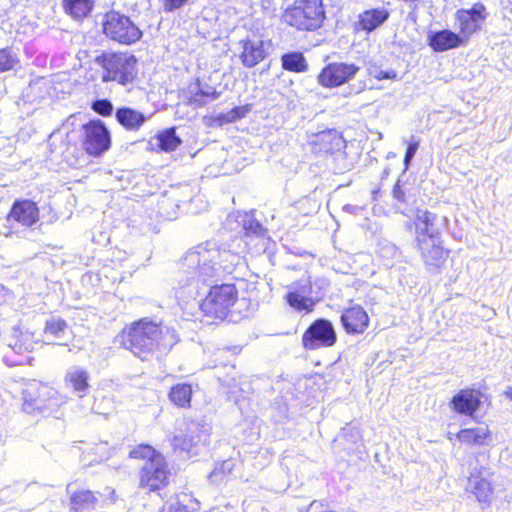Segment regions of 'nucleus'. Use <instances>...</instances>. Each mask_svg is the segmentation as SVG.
Wrapping results in <instances>:
<instances>
[{
	"label": "nucleus",
	"mask_w": 512,
	"mask_h": 512,
	"mask_svg": "<svg viewBox=\"0 0 512 512\" xmlns=\"http://www.w3.org/2000/svg\"><path fill=\"white\" fill-rule=\"evenodd\" d=\"M120 346L141 361L168 354L179 342L173 328L163 327L147 317L125 325L118 334Z\"/></svg>",
	"instance_id": "f257e3e1"
},
{
	"label": "nucleus",
	"mask_w": 512,
	"mask_h": 512,
	"mask_svg": "<svg viewBox=\"0 0 512 512\" xmlns=\"http://www.w3.org/2000/svg\"><path fill=\"white\" fill-rule=\"evenodd\" d=\"M128 458L144 462L137 472L138 488L145 493H159L168 488L174 474L165 456L154 446L140 443L128 452Z\"/></svg>",
	"instance_id": "f03ea898"
},
{
	"label": "nucleus",
	"mask_w": 512,
	"mask_h": 512,
	"mask_svg": "<svg viewBox=\"0 0 512 512\" xmlns=\"http://www.w3.org/2000/svg\"><path fill=\"white\" fill-rule=\"evenodd\" d=\"M95 62L101 68L103 83L115 82L127 87L139 78L138 58L129 51H104L95 58Z\"/></svg>",
	"instance_id": "7ed1b4c3"
},
{
	"label": "nucleus",
	"mask_w": 512,
	"mask_h": 512,
	"mask_svg": "<svg viewBox=\"0 0 512 512\" xmlns=\"http://www.w3.org/2000/svg\"><path fill=\"white\" fill-rule=\"evenodd\" d=\"M325 19L322 0H295L282 15V21L298 30L313 31Z\"/></svg>",
	"instance_id": "20e7f679"
},
{
	"label": "nucleus",
	"mask_w": 512,
	"mask_h": 512,
	"mask_svg": "<svg viewBox=\"0 0 512 512\" xmlns=\"http://www.w3.org/2000/svg\"><path fill=\"white\" fill-rule=\"evenodd\" d=\"M101 31L108 40L124 46L137 43L143 36L131 18L118 10H109L103 14Z\"/></svg>",
	"instance_id": "39448f33"
},
{
	"label": "nucleus",
	"mask_w": 512,
	"mask_h": 512,
	"mask_svg": "<svg viewBox=\"0 0 512 512\" xmlns=\"http://www.w3.org/2000/svg\"><path fill=\"white\" fill-rule=\"evenodd\" d=\"M79 141L86 155L99 158L110 150L112 135L101 119L92 118L80 126Z\"/></svg>",
	"instance_id": "423d86ee"
},
{
	"label": "nucleus",
	"mask_w": 512,
	"mask_h": 512,
	"mask_svg": "<svg viewBox=\"0 0 512 512\" xmlns=\"http://www.w3.org/2000/svg\"><path fill=\"white\" fill-rule=\"evenodd\" d=\"M115 490L107 486L104 492L89 489H78L69 498L70 509L74 512H92L116 501Z\"/></svg>",
	"instance_id": "0eeeda50"
},
{
	"label": "nucleus",
	"mask_w": 512,
	"mask_h": 512,
	"mask_svg": "<svg viewBox=\"0 0 512 512\" xmlns=\"http://www.w3.org/2000/svg\"><path fill=\"white\" fill-rule=\"evenodd\" d=\"M231 50L247 68L256 66L268 55L264 40L255 33H247L233 43Z\"/></svg>",
	"instance_id": "6e6552de"
},
{
	"label": "nucleus",
	"mask_w": 512,
	"mask_h": 512,
	"mask_svg": "<svg viewBox=\"0 0 512 512\" xmlns=\"http://www.w3.org/2000/svg\"><path fill=\"white\" fill-rule=\"evenodd\" d=\"M492 475L490 468L485 465H475L471 467L466 485L467 492L473 494L476 500L485 506H489L493 499Z\"/></svg>",
	"instance_id": "1a4fd4ad"
},
{
	"label": "nucleus",
	"mask_w": 512,
	"mask_h": 512,
	"mask_svg": "<svg viewBox=\"0 0 512 512\" xmlns=\"http://www.w3.org/2000/svg\"><path fill=\"white\" fill-rule=\"evenodd\" d=\"M337 336L332 323L326 319L314 321L304 332L303 346L309 350L333 346Z\"/></svg>",
	"instance_id": "9d476101"
},
{
	"label": "nucleus",
	"mask_w": 512,
	"mask_h": 512,
	"mask_svg": "<svg viewBox=\"0 0 512 512\" xmlns=\"http://www.w3.org/2000/svg\"><path fill=\"white\" fill-rule=\"evenodd\" d=\"M41 212L37 202L18 198L14 200L6 214V220L10 223H16L19 226L30 229L40 222Z\"/></svg>",
	"instance_id": "9b49d317"
},
{
	"label": "nucleus",
	"mask_w": 512,
	"mask_h": 512,
	"mask_svg": "<svg viewBox=\"0 0 512 512\" xmlns=\"http://www.w3.org/2000/svg\"><path fill=\"white\" fill-rule=\"evenodd\" d=\"M360 71L354 63L332 62L327 64L318 75V83L326 88L339 87L353 80Z\"/></svg>",
	"instance_id": "f8f14e48"
},
{
	"label": "nucleus",
	"mask_w": 512,
	"mask_h": 512,
	"mask_svg": "<svg viewBox=\"0 0 512 512\" xmlns=\"http://www.w3.org/2000/svg\"><path fill=\"white\" fill-rule=\"evenodd\" d=\"M488 17L486 7L482 3H475L469 9H459L455 13L460 36L466 42L471 35L481 28Z\"/></svg>",
	"instance_id": "ddd939ff"
},
{
	"label": "nucleus",
	"mask_w": 512,
	"mask_h": 512,
	"mask_svg": "<svg viewBox=\"0 0 512 512\" xmlns=\"http://www.w3.org/2000/svg\"><path fill=\"white\" fill-rule=\"evenodd\" d=\"M416 244L425 265L429 268H439L448 257L449 251L442 246L439 235L423 238Z\"/></svg>",
	"instance_id": "4468645a"
},
{
	"label": "nucleus",
	"mask_w": 512,
	"mask_h": 512,
	"mask_svg": "<svg viewBox=\"0 0 512 512\" xmlns=\"http://www.w3.org/2000/svg\"><path fill=\"white\" fill-rule=\"evenodd\" d=\"M312 284L309 277H302L290 286L287 294L289 305L299 311L307 312L313 309L315 301L312 299Z\"/></svg>",
	"instance_id": "2eb2a0df"
},
{
	"label": "nucleus",
	"mask_w": 512,
	"mask_h": 512,
	"mask_svg": "<svg viewBox=\"0 0 512 512\" xmlns=\"http://www.w3.org/2000/svg\"><path fill=\"white\" fill-rule=\"evenodd\" d=\"M482 393L475 389H462L451 400L450 406L453 411L473 416L481 404Z\"/></svg>",
	"instance_id": "dca6fc26"
},
{
	"label": "nucleus",
	"mask_w": 512,
	"mask_h": 512,
	"mask_svg": "<svg viewBox=\"0 0 512 512\" xmlns=\"http://www.w3.org/2000/svg\"><path fill=\"white\" fill-rule=\"evenodd\" d=\"M341 323L347 333L361 334L369 325V317L361 306H352L341 314Z\"/></svg>",
	"instance_id": "f3484780"
},
{
	"label": "nucleus",
	"mask_w": 512,
	"mask_h": 512,
	"mask_svg": "<svg viewBox=\"0 0 512 512\" xmlns=\"http://www.w3.org/2000/svg\"><path fill=\"white\" fill-rule=\"evenodd\" d=\"M117 123L128 132H137L145 124L147 116L134 108L128 106L118 107L115 111Z\"/></svg>",
	"instance_id": "a211bd4d"
},
{
	"label": "nucleus",
	"mask_w": 512,
	"mask_h": 512,
	"mask_svg": "<svg viewBox=\"0 0 512 512\" xmlns=\"http://www.w3.org/2000/svg\"><path fill=\"white\" fill-rule=\"evenodd\" d=\"M389 16V11L383 7L365 10L358 15V20L355 22V29L371 33L384 24Z\"/></svg>",
	"instance_id": "6ab92c4d"
},
{
	"label": "nucleus",
	"mask_w": 512,
	"mask_h": 512,
	"mask_svg": "<svg viewBox=\"0 0 512 512\" xmlns=\"http://www.w3.org/2000/svg\"><path fill=\"white\" fill-rule=\"evenodd\" d=\"M456 436L461 443L472 446H486L492 442V433L484 423L461 429Z\"/></svg>",
	"instance_id": "aec40b11"
},
{
	"label": "nucleus",
	"mask_w": 512,
	"mask_h": 512,
	"mask_svg": "<svg viewBox=\"0 0 512 512\" xmlns=\"http://www.w3.org/2000/svg\"><path fill=\"white\" fill-rule=\"evenodd\" d=\"M465 41L460 36L450 30H441L431 32L428 35V43L436 52H443L461 46Z\"/></svg>",
	"instance_id": "412c9836"
},
{
	"label": "nucleus",
	"mask_w": 512,
	"mask_h": 512,
	"mask_svg": "<svg viewBox=\"0 0 512 512\" xmlns=\"http://www.w3.org/2000/svg\"><path fill=\"white\" fill-rule=\"evenodd\" d=\"M201 310L211 318H221L224 312V290L222 286H214L202 300Z\"/></svg>",
	"instance_id": "4be33fe9"
},
{
	"label": "nucleus",
	"mask_w": 512,
	"mask_h": 512,
	"mask_svg": "<svg viewBox=\"0 0 512 512\" xmlns=\"http://www.w3.org/2000/svg\"><path fill=\"white\" fill-rule=\"evenodd\" d=\"M199 443V435L187 428L186 430H179L171 439L170 445L175 453L190 455L194 452V448Z\"/></svg>",
	"instance_id": "5701e85b"
},
{
	"label": "nucleus",
	"mask_w": 512,
	"mask_h": 512,
	"mask_svg": "<svg viewBox=\"0 0 512 512\" xmlns=\"http://www.w3.org/2000/svg\"><path fill=\"white\" fill-rule=\"evenodd\" d=\"M436 215L429 211L418 210L414 219L415 241L419 242L424 238H432L439 233L434 229Z\"/></svg>",
	"instance_id": "b1692460"
},
{
	"label": "nucleus",
	"mask_w": 512,
	"mask_h": 512,
	"mask_svg": "<svg viewBox=\"0 0 512 512\" xmlns=\"http://www.w3.org/2000/svg\"><path fill=\"white\" fill-rule=\"evenodd\" d=\"M51 391V387L41 383L26 389L24 391L23 409L28 413L39 409L40 406H38V403H43L53 397Z\"/></svg>",
	"instance_id": "393cba45"
},
{
	"label": "nucleus",
	"mask_w": 512,
	"mask_h": 512,
	"mask_svg": "<svg viewBox=\"0 0 512 512\" xmlns=\"http://www.w3.org/2000/svg\"><path fill=\"white\" fill-rule=\"evenodd\" d=\"M233 222L237 223V227H241V231H244L246 235L263 236L265 234V228L254 218L252 213L230 214L226 219V226H231Z\"/></svg>",
	"instance_id": "a878e982"
},
{
	"label": "nucleus",
	"mask_w": 512,
	"mask_h": 512,
	"mask_svg": "<svg viewBox=\"0 0 512 512\" xmlns=\"http://www.w3.org/2000/svg\"><path fill=\"white\" fill-rule=\"evenodd\" d=\"M62 8L73 20L82 21L92 13L94 0H62Z\"/></svg>",
	"instance_id": "bb28decb"
},
{
	"label": "nucleus",
	"mask_w": 512,
	"mask_h": 512,
	"mask_svg": "<svg viewBox=\"0 0 512 512\" xmlns=\"http://www.w3.org/2000/svg\"><path fill=\"white\" fill-rule=\"evenodd\" d=\"M193 387L189 383H177L171 386L168 392L169 401L180 409L191 407Z\"/></svg>",
	"instance_id": "cd10ccee"
},
{
	"label": "nucleus",
	"mask_w": 512,
	"mask_h": 512,
	"mask_svg": "<svg viewBox=\"0 0 512 512\" xmlns=\"http://www.w3.org/2000/svg\"><path fill=\"white\" fill-rule=\"evenodd\" d=\"M89 379V372L82 368L67 372L64 378L65 383L81 397L85 396L90 388Z\"/></svg>",
	"instance_id": "c85d7f7f"
},
{
	"label": "nucleus",
	"mask_w": 512,
	"mask_h": 512,
	"mask_svg": "<svg viewBox=\"0 0 512 512\" xmlns=\"http://www.w3.org/2000/svg\"><path fill=\"white\" fill-rule=\"evenodd\" d=\"M200 508L199 501L192 495L182 493L176 495L173 502H171L163 512H197Z\"/></svg>",
	"instance_id": "c756f323"
},
{
	"label": "nucleus",
	"mask_w": 512,
	"mask_h": 512,
	"mask_svg": "<svg viewBox=\"0 0 512 512\" xmlns=\"http://www.w3.org/2000/svg\"><path fill=\"white\" fill-rule=\"evenodd\" d=\"M157 147L164 152L175 151L182 143L180 137L176 135V128L170 127L155 135Z\"/></svg>",
	"instance_id": "7c9ffc66"
},
{
	"label": "nucleus",
	"mask_w": 512,
	"mask_h": 512,
	"mask_svg": "<svg viewBox=\"0 0 512 512\" xmlns=\"http://www.w3.org/2000/svg\"><path fill=\"white\" fill-rule=\"evenodd\" d=\"M220 96L219 92L214 89H202L198 88L193 92H190L187 97L186 103L194 108L202 107Z\"/></svg>",
	"instance_id": "2f4dec72"
},
{
	"label": "nucleus",
	"mask_w": 512,
	"mask_h": 512,
	"mask_svg": "<svg viewBox=\"0 0 512 512\" xmlns=\"http://www.w3.org/2000/svg\"><path fill=\"white\" fill-rule=\"evenodd\" d=\"M316 142L322 145L321 150L332 152L340 149L343 144L342 137L335 130L322 131L316 135Z\"/></svg>",
	"instance_id": "473e14b6"
},
{
	"label": "nucleus",
	"mask_w": 512,
	"mask_h": 512,
	"mask_svg": "<svg viewBox=\"0 0 512 512\" xmlns=\"http://www.w3.org/2000/svg\"><path fill=\"white\" fill-rule=\"evenodd\" d=\"M34 346L33 334L27 331H15L12 335L10 347L17 353L30 352Z\"/></svg>",
	"instance_id": "72a5a7b5"
},
{
	"label": "nucleus",
	"mask_w": 512,
	"mask_h": 512,
	"mask_svg": "<svg viewBox=\"0 0 512 512\" xmlns=\"http://www.w3.org/2000/svg\"><path fill=\"white\" fill-rule=\"evenodd\" d=\"M282 66L285 70L292 72H305L308 68L303 54L298 52L284 54L282 56Z\"/></svg>",
	"instance_id": "f704fd0d"
},
{
	"label": "nucleus",
	"mask_w": 512,
	"mask_h": 512,
	"mask_svg": "<svg viewBox=\"0 0 512 512\" xmlns=\"http://www.w3.org/2000/svg\"><path fill=\"white\" fill-rule=\"evenodd\" d=\"M68 328L69 326L66 320L60 317H52L45 322L43 333L48 337L61 338Z\"/></svg>",
	"instance_id": "c9c22d12"
},
{
	"label": "nucleus",
	"mask_w": 512,
	"mask_h": 512,
	"mask_svg": "<svg viewBox=\"0 0 512 512\" xmlns=\"http://www.w3.org/2000/svg\"><path fill=\"white\" fill-rule=\"evenodd\" d=\"M93 407L98 413L108 415L115 409V400L113 395H96L93 400Z\"/></svg>",
	"instance_id": "e433bc0d"
},
{
	"label": "nucleus",
	"mask_w": 512,
	"mask_h": 512,
	"mask_svg": "<svg viewBox=\"0 0 512 512\" xmlns=\"http://www.w3.org/2000/svg\"><path fill=\"white\" fill-rule=\"evenodd\" d=\"M17 63L18 59L11 48H0V72L13 69Z\"/></svg>",
	"instance_id": "4c0bfd02"
},
{
	"label": "nucleus",
	"mask_w": 512,
	"mask_h": 512,
	"mask_svg": "<svg viewBox=\"0 0 512 512\" xmlns=\"http://www.w3.org/2000/svg\"><path fill=\"white\" fill-rule=\"evenodd\" d=\"M91 109L100 116L109 117L113 113V104L108 99H97L91 103Z\"/></svg>",
	"instance_id": "58836bf2"
},
{
	"label": "nucleus",
	"mask_w": 512,
	"mask_h": 512,
	"mask_svg": "<svg viewBox=\"0 0 512 512\" xmlns=\"http://www.w3.org/2000/svg\"><path fill=\"white\" fill-rule=\"evenodd\" d=\"M369 75L377 80L383 79H396L397 73L394 70L383 71L377 66H370L368 68Z\"/></svg>",
	"instance_id": "ea45409f"
},
{
	"label": "nucleus",
	"mask_w": 512,
	"mask_h": 512,
	"mask_svg": "<svg viewBox=\"0 0 512 512\" xmlns=\"http://www.w3.org/2000/svg\"><path fill=\"white\" fill-rule=\"evenodd\" d=\"M248 111H249V108L246 106L236 107V108L232 109L231 111H229L228 113H226V122L236 121V120L244 117Z\"/></svg>",
	"instance_id": "a19ab883"
},
{
	"label": "nucleus",
	"mask_w": 512,
	"mask_h": 512,
	"mask_svg": "<svg viewBox=\"0 0 512 512\" xmlns=\"http://www.w3.org/2000/svg\"><path fill=\"white\" fill-rule=\"evenodd\" d=\"M189 0H162L163 9L166 12L175 11L183 7Z\"/></svg>",
	"instance_id": "79ce46f5"
},
{
	"label": "nucleus",
	"mask_w": 512,
	"mask_h": 512,
	"mask_svg": "<svg viewBox=\"0 0 512 512\" xmlns=\"http://www.w3.org/2000/svg\"><path fill=\"white\" fill-rule=\"evenodd\" d=\"M418 147H419L418 141L409 143L407 150H406L405 157H404V164H405L406 169H408L411 160L413 159V157L415 156V154L418 150Z\"/></svg>",
	"instance_id": "37998d69"
},
{
	"label": "nucleus",
	"mask_w": 512,
	"mask_h": 512,
	"mask_svg": "<svg viewBox=\"0 0 512 512\" xmlns=\"http://www.w3.org/2000/svg\"><path fill=\"white\" fill-rule=\"evenodd\" d=\"M393 197L395 199H397L398 201L400 202H404L405 201V193L404 191L401 189L399 183H397L394 188H393Z\"/></svg>",
	"instance_id": "c03bdc74"
},
{
	"label": "nucleus",
	"mask_w": 512,
	"mask_h": 512,
	"mask_svg": "<svg viewBox=\"0 0 512 512\" xmlns=\"http://www.w3.org/2000/svg\"><path fill=\"white\" fill-rule=\"evenodd\" d=\"M235 292L234 285L226 284V308L233 301Z\"/></svg>",
	"instance_id": "a18cd8bd"
},
{
	"label": "nucleus",
	"mask_w": 512,
	"mask_h": 512,
	"mask_svg": "<svg viewBox=\"0 0 512 512\" xmlns=\"http://www.w3.org/2000/svg\"><path fill=\"white\" fill-rule=\"evenodd\" d=\"M505 395L512 400V387H509L506 391H505Z\"/></svg>",
	"instance_id": "49530a36"
},
{
	"label": "nucleus",
	"mask_w": 512,
	"mask_h": 512,
	"mask_svg": "<svg viewBox=\"0 0 512 512\" xmlns=\"http://www.w3.org/2000/svg\"><path fill=\"white\" fill-rule=\"evenodd\" d=\"M232 257L235 258L236 260V263L235 264H238L239 263V260H240V257L237 256L236 254H232Z\"/></svg>",
	"instance_id": "de8ad7c7"
},
{
	"label": "nucleus",
	"mask_w": 512,
	"mask_h": 512,
	"mask_svg": "<svg viewBox=\"0 0 512 512\" xmlns=\"http://www.w3.org/2000/svg\"><path fill=\"white\" fill-rule=\"evenodd\" d=\"M479 457H485V455H484V454H481V453H480V454H478V455L476 456V461H477V462H478V458H479Z\"/></svg>",
	"instance_id": "09e8293b"
},
{
	"label": "nucleus",
	"mask_w": 512,
	"mask_h": 512,
	"mask_svg": "<svg viewBox=\"0 0 512 512\" xmlns=\"http://www.w3.org/2000/svg\"><path fill=\"white\" fill-rule=\"evenodd\" d=\"M239 351H240V348H239V347H234V350H233V352H234V353H237V352H239Z\"/></svg>",
	"instance_id": "8fccbe9b"
},
{
	"label": "nucleus",
	"mask_w": 512,
	"mask_h": 512,
	"mask_svg": "<svg viewBox=\"0 0 512 512\" xmlns=\"http://www.w3.org/2000/svg\"><path fill=\"white\" fill-rule=\"evenodd\" d=\"M508 2L512 5V0H508Z\"/></svg>",
	"instance_id": "3c124183"
}]
</instances>
